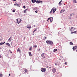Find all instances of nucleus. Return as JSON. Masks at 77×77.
<instances>
[{
    "mask_svg": "<svg viewBox=\"0 0 77 77\" xmlns=\"http://www.w3.org/2000/svg\"><path fill=\"white\" fill-rule=\"evenodd\" d=\"M32 2L33 3H35V2H36V3L39 4L40 3H42V1H36V0H32Z\"/></svg>",
    "mask_w": 77,
    "mask_h": 77,
    "instance_id": "nucleus-1",
    "label": "nucleus"
},
{
    "mask_svg": "<svg viewBox=\"0 0 77 77\" xmlns=\"http://www.w3.org/2000/svg\"><path fill=\"white\" fill-rule=\"evenodd\" d=\"M53 12V13H54V12H56V8H53L51 10V11L50 12V14H51L52 12Z\"/></svg>",
    "mask_w": 77,
    "mask_h": 77,
    "instance_id": "nucleus-2",
    "label": "nucleus"
},
{
    "mask_svg": "<svg viewBox=\"0 0 77 77\" xmlns=\"http://www.w3.org/2000/svg\"><path fill=\"white\" fill-rule=\"evenodd\" d=\"M41 71L43 72H45L46 71V69L44 68H42L41 69Z\"/></svg>",
    "mask_w": 77,
    "mask_h": 77,
    "instance_id": "nucleus-3",
    "label": "nucleus"
},
{
    "mask_svg": "<svg viewBox=\"0 0 77 77\" xmlns=\"http://www.w3.org/2000/svg\"><path fill=\"white\" fill-rule=\"evenodd\" d=\"M43 40H45L46 39V37H47V35L45 34L43 36Z\"/></svg>",
    "mask_w": 77,
    "mask_h": 77,
    "instance_id": "nucleus-4",
    "label": "nucleus"
},
{
    "mask_svg": "<svg viewBox=\"0 0 77 77\" xmlns=\"http://www.w3.org/2000/svg\"><path fill=\"white\" fill-rule=\"evenodd\" d=\"M17 20V23H18V24H19V23H21V19H19L18 20V19H16Z\"/></svg>",
    "mask_w": 77,
    "mask_h": 77,
    "instance_id": "nucleus-5",
    "label": "nucleus"
},
{
    "mask_svg": "<svg viewBox=\"0 0 77 77\" xmlns=\"http://www.w3.org/2000/svg\"><path fill=\"white\" fill-rule=\"evenodd\" d=\"M56 71V69L55 68H54L52 69V72L54 73H55Z\"/></svg>",
    "mask_w": 77,
    "mask_h": 77,
    "instance_id": "nucleus-6",
    "label": "nucleus"
},
{
    "mask_svg": "<svg viewBox=\"0 0 77 77\" xmlns=\"http://www.w3.org/2000/svg\"><path fill=\"white\" fill-rule=\"evenodd\" d=\"M77 49V46H75L72 49L73 50V51H75V50L76 49Z\"/></svg>",
    "mask_w": 77,
    "mask_h": 77,
    "instance_id": "nucleus-7",
    "label": "nucleus"
},
{
    "mask_svg": "<svg viewBox=\"0 0 77 77\" xmlns=\"http://www.w3.org/2000/svg\"><path fill=\"white\" fill-rule=\"evenodd\" d=\"M32 9H33L34 10H36L37 9H38V7H33V8H32Z\"/></svg>",
    "mask_w": 77,
    "mask_h": 77,
    "instance_id": "nucleus-8",
    "label": "nucleus"
},
{
    "mask_svg": "<svg viewBox=\"0 0 77 77\" xmlns=\"http://www.w3.org/2000/svg\"><path fill=\"white\" fill-rule=\"evenodd\" d=\"M65 11V10L64 9H63L61 10L60 11V13H62V12H63Z\"/></svg>",
    "mask_w": 77,
    "mask_h": 77,
    "instance_id": "nucleus-9",
    "label": "nucleus"
},
{
    "mask_svg": "<svg viewBox=\"0 0 77 77\" xmlns=\"http://www.w3.org/2000/svg\"><path fill=\"white\" fill-rule=\"evenodd\" d=\"M17 52H19V53H20L21 52V50H20V49L18 48L17 49Z\"/></svg>",
    "mask_w": 77,
    "mask_h": 77,
    "instance_id": "nucleus-10",
    "label": "nucleus"
},
{
    "mask_svg": "<svg viewBox=\"0 0 77 77\" xmlns=\"http://www.w3.org/2000/svg\"><path fill=\"white\" fill-rule=\"evenodd\" d=\"M31 52H29V56H30L32 57V54H31Z\"/></svg>",
    "mask_w": 77,
    "mask_h": 77,
    "instance_id": "nucleus-11",
    "label": "nucleus"
},
{
    "mask_svg": "<svg viewBox=\"0 0 77 77\" xmlns=\"http://www.w3.org/2000/svg\"><path fill=\"white\" fill-rule=\"evenodd\" d=\"M62 1H60V2L59 3V5L60 6V5H62V4L61 3H62Z\"/></svg>",
    "mask_w": 77,
    "mask_h": 77,
    "instance_id": "nucleus-12",
    "label": "nucleus"
},
{
    "mask_svg": "<svg viewBox=\"0 0 77 77\" xmlns=\"http://www.w3.org/2000/svg\"><path fill=\"white\" fill-rule=\"evenodd\" d=\"M50 20L51 22H52L53 21V17H51Z\"/></svg>",
    "mask_w": 77,
    "mask_h": 77,
    "instance_id": "nucleus-13",
    "label": "nucleus"
},
{
    "mask_svg": "<svg viewBox=\"0 0 77 77\" xmlns=\"http://www.w3.org/2000/svg\"><path fill=\"white\" fill-rule=\"evenodd\" d=\"M11 41H12V38H11V37H10V38L8 40V41L11 42Z\"/></svg>",
    "mask_w": 77,
    "mask_h": 77,
    "instance_id": "nucleus-14",
    "label": "nucleus"
},
{
    "mask_svg": "<svg viewBox=\"0 0 77 77\" xmlns=\"http://www.w3.org/2000/svg\"><path fill=\"white\" fill-rule=\"evenodd\" d=\"M27 28H29V30H30V29H31V26H29V25H28Z\"/></svg>",
    "mask_w": 77,
    "mask_h": 77,
    "instance_id": "nucleus-15",
    "label": "nucleus"
},
{
    "mask_svg": "<svg viewBox=\"0 0 77 77\" xmlns=\"http://www.w3.org/2000/svg\"><path fill=\"white\" fill-rule=\"evenodd\" d=\"M49 44L51 45H53V42H52L51 41H50V42Z\"/></svg>",
    "mask_w": 77,
    "mask_h": 77,
    "instance_id": "nucleus-16",
    "label": "nucleus"
},
{
    "mask_svg": "<svg viewBox=\"0 0 77 77\" xmlns=\"http://www.w3.org/2000/svg\"><path fill=\"white\" fill-rule=\"evenodd\" d=\"M50 41H48V40H47L46 41V43L47 44H50Z\"/></svg>",
    "mask_w": 77,
    "mask_h": 77,
    "instance_id": "nucleus-17",
    "label": "nucleus"
},
{
    "mask_svg": "<svg viewBox=\"0 0 77 77\" xmlns=\"http://www.w3.org/2000/svg\"><path fill=\"white\" fill-rule=\"evenodd\" d=\"M14 6H19V4H14Z\"/></svg>",
    "mask_w": 77,
    "mask_h": 77,
    "instance_id": "nucleus-18",
    "label": "nucleus"
},
{
    "mask_svg": "<svg viewBox=\"0 0 77 77\" xmlns=\"http://www.w3.org/2000/svg\"><path fill=\"white\" fill-rule=\"evenodd\" d=\"M5 43V42L4 43L1 42L0 43V45H3Z\"/></svg>",
    "mask_w": 77,
    "mask_h": 77,
    "instance_id": "nucleus-19",
    "label": "nucleus"
},
{
    "mask_svg": "<svg viewBox=\"0 0 77 77\" xmlns=\"http://www.w3.org/2000/svg\"><path fill=\"white\" fill-rule=\"evenodd\" d=\"M33 47V48H36L37 45H35Z\"/></svg>",
    "mask_w": 77,
    "mask_h": 77,
    "instance_id": "nucleus-20",
    "label": "nucleus"
},
{
    "mask_svg": "<svg viewBox=\"0 0 77 77\" xmlns=\"http://www.w3.org/2000/svg\"><path fill=\"white\" fill-rule=\"evenodd\" d=\"M44 53H43L41 55L42 57H44Z\"/></svg>",
    "mask_w": 77,
    "mask_h": 77,
    "instance_id": "nucleus-21",
    "label": "nucleus"
},
{
    "mask_svg": "<svg viewBox=\"0 0 77 77\" xmlns=\"http://www.w3.org/2000/svg\"><path fill=\"white\" fill-rule=\"evenodd\" d=\"M27 10V9H26L24 11V13H26V11Z\"/></svg>",
    "mask_w": 77,
    "mask_h": 77,
    "instance_id": "nucleus-22",
    "label": "nucleus"
},
{
    "mask_svg": "<svg viewBox=\"0 0 77 77\" xmlns=\"http://www.w3.org/2000/svg\"><path fill=\"white\" fill-rule=\"evenodd\" d=\"M6 44L7 45H8V46H10V44H9V43H6Z\"/></svg>",
    "mask_w": 77,
    "mask_h": 77,
    "instance_id": "nucleus-23",
    "label": "nucleus"
},
{
    "mask_svg": "<svg viewBox=\"0 0 77 77\" xmlns=\"http://www.w3.org/2000/svg\"><path fill=\"white\" fill-rule=\"evenodd\" d=\"M36 30H37V29L36 28L35 30H34V31L33 32V33H35V32H36Z\"/></svg>",
    "mask_w": 77,
    "mask_h": 77,
    "instance_id": "nucleus-24",
    "label": "nucleus"
},
{
    "mask_svg": "<svg viewBox=\"0 0 77 77\" xmlns=\"http://www.w3.org/2000/svg\"><path fill=\"white\" fill-rule=\"evenodd\" d=\"M73 3H76V1L75 0H73Z\"/></svg>",
    "mask_w": 77,
    "mask_h": 77,
    "instance_id": "nucleus-25",
    "label": "nucleus"
},
{
    "mask_svg": "<svg viewBox=\"0 0 77 77\" xmlns=\"http://www.w3.org/2000/svg\"><path fill=\"white\" fill-rule=\"evenodd\" d=\"M32 47L29 48V50H30V51H31V50H32Z\"/></svg>",
    "mask_w": 77,
    "mask_h": 77,
    "instance_id": "nucleus-26",
    "label": "nucleus"
},
{
    "mask_svg": "<svg viewBox=\"0 0 77 77\" xmlns=\"http://www.w3.org/2000/svg\"><path fill=\"white\" fill-rule=\"evenodd\" d=\"M57 51V49H55L54 50V52H56Z\"/></svg>",
    "mask_w": 77,
    "mask_h": 77,
    "instance_id": "nucleus-27",
    "label": "nucleus"
},
{
    "mask_svg": "<svg viewBox=\"0 0 77 77\" xmlns=\"http://www.w3.org/2000/svg\"><path fill=\"white\" fill-rule=\"evenodd\" d=\"M24 71L25 72H27L28 71H27V69H25V70H24Z\"/></svg>",
    "mask_w": 77,
    "mask_h": 77,
    "instance_id": "nucleus-28",
    "label": "nucleus"
},
{
    "mask_svg": "<svg viewBox=\"0 0 77 77\" xmlns=\"http://www.w3.org/2000/svg\"><path fill=\"white\" fill-rule=\"evenodd\" d=\"M3 77V74H0V77Z\"/></svg>",
    "mask_w": 77,
    "mask_h": 77,
    "instance_id": "nucleus-29",
    "label": "nucleus"
},
{
    "mask_svg": "<svg viewBox=\"0 0 77 77\" xmlns=\"http://www.w3.org/2000/svg\"><path fill=\"white\" fill-rule=\"evenodd\" d=\"M70 45H73V43L72 42H70Z\"/></svg>",
    "mask_w": 77,
    "mask_h": 77,
    "instance_id": "nucleus-30",
    "label": "nucleus"
},
{
    "mask_svg": "<svg viewBox=\"0 0 77 77\" xmlns=\"http://www.w3.org/2000/svg\"><path fill=\"white\" fill-rule=\"evenodd\" d=\"M23 8H24V9H26V7L25 6H23Z\"/></svg>",
    "mask_w": 77,
    "mask_h": 77,
    "instance_id": "nucleus-31",
    "label": "nucleus"
},
{
    "mask_svg": "<svg viewBox=\"0 0 77 77\" xmlns=\"http://www.w3.org/2000/svg\"><path fill=\"white\" fill-rule=\"evenodd\" d=\"M73 33H77V31H75L74 32H73Z\"/></svg>",
    "mask_w": 77,
    "mask_h": 77,
    "instance_id": "nucleus-32",
    "label": "nucleus"
},
{
    "mask_svg": "<svg viewBox=\"0 0 77 77\" xmlns=\"http://www.w3.org/2000/svg\"><path fill=\"white\" fill-rule=\"evenodd\" d=\"M35 12H36V13H38V11L36 10L35 11Z\"/></svg>",
    "mask_w": 77,
    "mask_h": 77,
    "instance_id": "nucleus-33",
    "label": "nucleus"
},
{
    "mask_svg": "<svg viewBox=\"0 0 77 77\" xmlns=\"http://www.w3.org/2000/svg\"><path fill=\"white\" fill-rule=\"evenodd\" d=\"M50 20V18H48V20H47V21H48V20Z\"/></svg>",
    "mask_w": 77,
    "mask_h": 77,
    "instance_id": "nucleus-34",
    "label": "nucleus"
},
{
    "mask_svg": "<svg viewBox=\"0 0 77 77\" xmlns=\"http://www.w3.org/2000/svg\"><path fill=\"white\" fill-rule=\"evenodd\" d=\"M70 15L71 17H72V14H71Z\"/></svg>",
    "mask_w": 77,
    "mask_h": 77,
    "instance_id": "nucleus-35",
    "label": "nucleus"
},
{
    "mask_svg": "<svg viewBox=\"0 0 77 77\" xmlns=\"http://www.w3.org/2000/svg\"><path fill=\"white\" fill-rule=\"evenodd\" d=\"M64 64H65L66 65H67V63L66 62Z\"/></svg>",
    "mask_w": 77,
    "mask_h": 77,
    "instance_id": "nucleus-36",
    "label": "nucleus"
},
{
    "mask_svg": "<svg viewBox=\"0 0 77 77\" xmlns=\"http://www.w3.org/2000/svg\"><path fill=\"white\" fill-rule=\"evenodd\" d=\"M69 31H70V32H71V31H72V29H70V30H69Z\"/></svg>",
    "mask_w": 77,
    "mask_h": 77,
    "instance_id": "nucleus-37",
    "label": "nucleus"
},
{
    "mask_svg": "<svg viewBox=\"0 0 77 77\" xmlns=\"http://www.w3.org/2000/svg\"><path fill=\"white\" fill-rule=\"evenodd\" d=\"M13 12H15V10H13Z\"/></svg>",
    "mask_w": 77,
    "mask_h": 77,
    "instance_id": "nucleus-38",
    "label": "nucleus"
},
{
    "mask_svg": "<svg viewBox=\"0 0 77 77\" xmlns=\"http://www.w3.org/2000/svg\"><path fill=\"white\" fill-rule=\"evenodd\" d=\"M71 34H72V33H74L73 32H71Z\"/></svg>",
    "mask_w": 77,
    "mask_h": 77,
    "instance_id": "nucleus-39",
    "label": "nucleus"
},
{
    "mask_svg": "<svg viewBox=\"0 0 77 77\" xmlns=\"http://www.w3.org/2000/svg\"><path fill=\"white\" fill-rule=\"evenodd\" d=\"M2 56L0 55V58H2Z\"/></svg>",
    "mask_w": 77,
    "mask_h": 77,
    "instance_id": "nucleus-40",
    "label": "nucleus"
},
{
    "mask_svg": "<svg viewBox=\"0 0 77 77\" xmlns=\"http://www.w3.org/2000/svg\"><path fill=\"white\" fill-rule=\"evenodd\" d=\"M71 29H74V27H72L71 28Z\"/></svg>",
    "mask_w": 77,
    "mask_h": 77,
    "instance_id": "nucleus-41",
    "label": "nucleus"
},
{
    "mask_svg": "<svg viewBox=\"0 0 77 77\" xmlns=\"http://www.w3.org/2000/svg\"><path fill=\"white\" fill-rule=\"evenodd\" d=\"M41 50L40 49H39L38 50V51H40Z\"/></svg>",
    "mask_w": 77,
    "mask_h": 77,
    "instance_id": "nucleus-42",
    "label": "nucleus"
},
{
    "mask_svg": "<svg viewBox=\"0 0 77 77\" xmlns=\"http://www.w3.org/2000/svg\"><path fill=\"white\" fill-rule=\"evenodd\" d=\"M55 63V65H57V64H56V63Z\"/></svg>",
    "mask_w": 77,
    "mask_h": 77,
    "instance_id": "nucleus-43",
    "label": "nucleus"
},
{
    "mask_svg": "<svg viewBox=\"0 0 77 77\" xmlns=\"http://www.w3.org/2000/svg\"><path fill=\"white\" fill-rule=\"evenodd\" d=\"M43 58H45V57L44 56V57H43Z\"/></svg>",
    "mask_w": 77,
    "mask_h": 77,
    "instance_id": "nucleus-44",
    "label": "nucleus"
},
{
    "mask_svg": "<svg viewBox=\"0 0 77 77\" xmlns=\"http://www.w3.org/2000/svg\"><path fill=\"white\" fill-rule=\"evenodd\" d=\"M17 0H13V1H16Z\"/></svg>",
    "mask_w": 77,
    "mask_h": 77,
    "instance_id": "nucleus-45",
    "label": "nucleus"
},
{
    "mask_svg": "<svg viewBox=\"0 0 77 77\" xmlns=\"http://www.w3.org/2000/svg\"><path fill=\"white\" fill-rule=\"evenodd\" d=\"M49 69H50V68H51V67H49Z\"/></svg>",
    "mask_w": 77,
    "mask_h": 77,
    "instance_id": "nucleus-46",
    "label": "nucleus"
},
{
    "mask_svg": "<svg viewBox=\"0 0 77 77\" xmlns=\"http://www.w3.org/2000/svg\"><path fill=\"white\" fill-rule=\"evenodd\" d=\"M46 68H48V66H47L46 67Z\"/></svg>",
    "mask_w": 77,
    "mask_h": 77,
    "instance_id": "nucleus-47",
    "label": "nucleus"
},
{
    "mask_svg": "<svg viewBox=\"0 0 77 77\" xmlns=\"http://www.w3.org/2000/svg\"><path fill=\"white\" fill-rule=\"evenodd\" d=\"M10 53H12V52H10Z\"/></svg>",
    "mask_w": 77,
    "mask_h": 77,
    "instance_id": "nucleus-48",
    "label": "nucleus"
},
{
    "mask_svg": "<svg viewBox=\"0 0 77 77\" xmlns=\"http://www.w3.org/2000/svg\"><path fill=\"white\" fill-rule=\"evenodd\" d=\"M69 19H71V18L70 17L69 18Z\"/></svg>",
    "mask_w": 77,
    "mask_h": 77,
    "instance_id": "nucleus-49",
    "label": "nucleus"
},
{
    "mask_svg": "<svg viewBox=\"0 0 77 77\" xmlns=\"http://www.w3.org/2000/svg\"><path fill=\"white\" fill-rule=\"evenodd\" d=\"M9 76L11 75V74H9Z\"/></svg>",
    "mask_w": 77,
    "mask_h": 77,
    "instance_id": "nucleus-50",
    "label": "nucleus"
},
{
    "mask_svg": "<svg viewBox=\"0 0 77 77\" xmlns=\"http://www.w3.org/2000/svg\"><path fill=\"white\" fill-rule=\"evenodd\" d=\"M18 21L19 22V21H18Z\"/></svg>",
    "mask_w": 77,
    "mask_h": 77,
    "instance_id": "nucleus-51",
    "label": "nucleus"
},
{
    "mask_svg": "<svg viewBox=\"0 0 77 77\" xmlns=\"http://www.w3.org/2000/svg\"><path fill=\"white\" fill-rule=\"evenodd\" d=\"M19 7H20V5L19 6Z\"/></svg>",
    "mask_w": 77,
    "mask_h": 77,
    "instance_id": "nucleus-52",
    "label": "nucleus"
}]
</instances>
